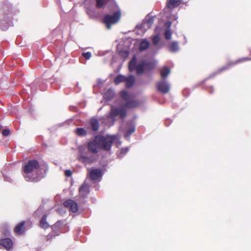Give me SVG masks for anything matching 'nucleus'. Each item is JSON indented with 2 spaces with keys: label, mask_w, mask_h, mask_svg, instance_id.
Listing matches in <instances>:
<instances>
[{
  "label": "nucleus",
  "mask_w": 251,
  "mask_h": 251,
  "mask_svg": "<svg viewBox=\"0 0 251 251\" xmlns=\"http://www.w3.org/2000/svg\"><path fill=\"white\" fill-rule=\"evenodd\" d=\"M8 227H7L6 226H3V229H2V232H3V234L5 235H6L7 234V233H8Z\"/></svg>",
  "instance_id": "31"
},
{
  "label": "nucleus",
  "mask_w": 251,
  "mask_h": 251,
  "mask_svg": "<svg viewBox=\"0 0 251 251\" xmlns=\"http://www.w3.org/2000/svg\"><path fill=\"white\" fill-rule=\"evenodd\" d=\"M160 41V37L159 34H156V35L152 37V42L154 45H156Z\"/></svg>",
  "instance_id": "27"
},
{
  "label": "nucleus",
  "mask_w": 251,
  "mask_h": 251,
  "mask_svg": "<svg viewBox=\"0 0 251 251\" xmlns=\"http://www.w3.org/2000/svg\"><path fill=\"white\" fill-rule=\"evenodd\" d=\"M157 30H158V28H156V30H155V31H156V32H157Z\"/></svg>",
  "instance_id": "38"
},
{
  "label": "nucleus",
  "mask_w": 251,
  "mask_h": 251,
  "mask_svg": "<svg viewBox=\"0 0 251 251\" xmlns=\"http://www.w3.org/2000/svg\"><path fill=\"white\" fill-rule=\"evenodd\" d=\"M179 49L178 44L176 42H173L170 47V50L172 52H176Z\"/></svg>",
  "instance_id": "23"
},
{
  "label": "nucleus",
  "mask_w": 251,
  "mask_h": 251,
  "mask_svg": "<svg viewBox=\"0 0 251 251\" xmlns=\"http://www.w3.org/2000/svg\"><path fill=\"white\" fill-rule=\"evenodd\" d=\"M91 126L93 130L96 131L98 129L99 125L96 119H92L90 121Z\"/></svg>",
  "instance_id": "18"
},
{
  "label": "nucleus",
  "mask_w": 251,
  "mask_h": 251,
  "mask_svg": "<svg viewBox=\"0 0 251 251\" xmlns=\"http://www.w3.org/2000/svg\"><path fill=\"white\" fill-rule=\"evenodd\" d=\"M121 54L125 58L128 56V52L127 51H124L121 52Z\"/></svg>",
  "instance_id": "32"
},
{
  "label": "nucleus",
  "mask_w": 251,
  "mask_h": 251,
  "mask_svg": "<svg viewBox=\"0 0 251 251\" xmlns=\"http://www.w3.org/2000/svg\"><path fill=\"white\" fill-rule=\"evenodd\" d=\"M135 78L133 75H129L128 77H126V85L127 87H130L134 84Z\"/></svg>",
  "instance_id": "14"
},
{
  "label": "nucleus",
  "mask_w": 251,
  "mask_h": 251,
  "mask_svg": "<svg viewBox=\"0 0 251 251\" xmlns=\"http://www.w3.org/2000/svg\"><path fill=\"white\" fill-rule=\"evenodd\" d=\"M241 61V60H239L238 61V62H240Z\"/></svg>",
  "instance_id": "41"
},
{
  "label": "nucleus",
  "mask_w": 251,
  "mask_h": 251,
  "mask_svg": "<svg viewBox=\"0 0 251 251\" xmlns=\"http://www.w3.org/2000/svg\"><path fill=\"white\" fill-rule=\"evenodd\" d=\"M180 3V0H169L167 2V6L169 8H173L178 6Z\"/></svg>",
  "instance_id": "13"
},
{
  "label": "nucleus",
  "mask_w": 251,
  "mask_h": 251,
  "mask_svg": "<svg viewBox=\"0 0 251 251\" xmlns=\"http://www.w3.org/2000/svg\"><path fill=\"white\" fill-rule=\"evenodd\" d=\"M89 175L92 180H97L101 177L102 173L100 169H94L89 170Z\"/></svg>",
  "instance_id": "7"
},
{
  "label": "nucleus",
  "mask_w": 251,
  "mask_h": 251,
  "mask_svg": "<svg viewBox=\"0 0 251 251\" xmlns=\"http://www.w3.org/2000/svg\"><path fill=\"white\" fill-rule=\"evenodd\" d=\"M109 0H96V7L99 8L103 7Z\"/></svg>",
  "instance_id": "22"
},
{
  "label": "nucleus",
  "mask_w": 251,
  "mask_h": 251,
  "mask_svg": "<svg viewBox=\"0 0 251 251\" xmlns=\"http://www.w3.org/2000/svg\"><path fill=\"white\" fill-rule=\"evenodd\" d=\"M126 76L122 75H119L115 78V83L118 84L122 82H125Z\"/></svg>",
  "instance_id": "24"
},
{
  "label": "nucleus",
  "mask_w": 251,
  "mask_h": 251,
  "mask_svg": "<svg viewBox=\"0 0 251 251\" xmlns=\"http://www.w3.org/2000/svg\"><path fill=\"white\" fill-rule=\"evenodd\" d=\"M171 25V23L170 22H168L165 24L166 27L168 28L165 32V37L167 40L171 39L172 38V33L169 29Z\"/></svg>",
  "instance_id": "12"
},
{
  "label": "nucleus",
  "mask_w": 251,
  "mask_h": 251,
  "mask_svg": "<svg viewBox=\"0 0 251 251\" xmlns=\"http://www.w3.org/2000/svg\"><path fill=\"white\" fill-rule=\"evenodd\" d=\"M135 131V127L133 125H131L130 127H128L127 131L125 134V136L126 138H127L130 135L133 133Z\"/></svg>",
  "instance_id": "25"
},
{
  "label": "nucleus",
  "mask_w": 251,
  "mask_h": 251,
  "mask_svg": "<svg viewBox=\"0 0 251 251\" xmlns=\"http://www.w3.org/2000/svg\"><path fill=\"white\" fill-rule=\"evenodd\" d=\"M114 95V92L112 90H107L104 94V98L107 100H110Z\"/></svg>",
  "instance_id": "19"
},
{
  "label": "nucleus",
  "mask_w": 251,
  "mask_h": 251,
  "mask_svg": "<svg viewBox=\"0 0 251 251\" xmlns=\"http://www.w3.org/2000/svg\"><path fill=\"white\" fill-rule=\"evenodd\" d=\"M43 211V208L40 207L37 210V211H35V214L37 216H40V214L42 213Z\"/></svg>",
  "instance_id": "29"
},
{
  "label": "nucleus",
  "mask_w": 251,
  "mask_h": 251,
  "mask_svg": "<svg viewBox=\"0 0 251 251\" xmlns=\"http://www.w3.org/2000/svg\"><path fill=\"white\" fill-rule=\"evenodd\" d=\"M78 159L80 161L84 163L85 164H89L92 162V160L90 157L83 154H80L78 157Z\"/></svg>",
  "instance_id": "15"
},
{
  "label": "nucleus",
  "mask_w": 251,
  "mask_h": 251,
  "mask_svg": "<svg viewBox=\"0 0 251 251\" xmlns=\"http://www.w3.org/2000/svg\"><path fill=\"white\" fill-rule=\"evenodd\" d=\"M88 185L83 183L79 188V193L82 197H85L88 193Z\"/></svg>",
  "instance_id": "11"
},
{
  "label": "nucleus",
  "mask_w": 251,
  "mask_h": 251,
  "mask_svg": "<svg viewBox=\"0 0 251 251\" xmlns=\"http://www.w3.org/2000/svg\"><path fill=\"white\" fill-rule=\"evenodd\" d=\"M65 174L67 176H71L72 175V172L70 170H66L65 172Z\"/></svg>",
  "instance_id": "34"
},
{
  "label": "nucleus",
  "mask_w": 251,
  "mask_h": 251,
  "mask_svg": "<svg viewBox=\"0 0 251 251\" xmlns=\"http://www.w3.org/2000/svg\"><path fill=\"white\" fill-rule=\"evenodd\" d=\"M154 19L151 17H147L144 21L142 25L140 26L141 28L145 29L150 28L153 23Z\"/></svg>",
  "instance_id": "9"
},
{
  "label": "nucleus",
  "mask_w": 251,
  "mask_h": 251,
  "mask_svg": "<svg viewBox=\"0 0 251 251\" xmlns=\"http://www.w3.org/2000/svg\"><path fill=\"white\" fill-rule=\"evenodd\" d=\"M82 55L86 59H89L91 57V53L90 52H87L82 53Z\"/></svg>",
  "instance_id": "28"
},
{
  "label": "nucleus",
  "mask_w": 251,
  "mask_h": 251,
  "mask_svg": "<svg viewBox=\"0 0 251 251\" xmlns=\"http://www.w3.org/2000/svg\"><path fill=\"white\" fill-rule=\"evenodd\" d=\"M119 139L117 135H97L88 143V148L93 153H97L101 150L110 151L113 143Z\"/></svg>",
  "instance_id": "2"
},
{
  "label": "nucleus",
  "mask_w": 251,
  "mask_h": 251,
  "mask_svg": "<svg viewBox=\"0 0 251 251\" xmlns=\"http://www.w3.org/2000/svg\"><path fill=\"white\" fill-rule=\"evenodd\" d=\"M61 222H57L53 226V228L55 229L56 227H58L61 225Z\"/></svg>",
  "instance_id": "35"
},
{
  "label": "nucleus",
  "mask_w": 251,
  "mask_h": 251,
  "mask_svg": "<svg viewBox=\"0 0 251 251\" xmlns=\"http://www.w3.org/2000/svg\"><path fill=\"white\" fill-rule=\"evenodd\" d=\"M177 18V17H176L175 16H174V19L176 20Z\"/></svg>",
  "instance_id": "37"
},
{
  "label": "nucleus",
  "mask_w": 251,
  "mask_h": 251,
  "mask_svg": "<svg viewBox=\"0 0 251 251\" xmlns=\"http://www.w3.org/2000/svg\"><path fill=\"white\" fill-rule=\"evenodd\" d=\"M24 225V222H22L16 226L15 228V232L18 234H22L23 233V227Z\"/></svg>",
  "instance_id": "17"
},
{
  "label": "nucleus",
  "mask_w": 251,
  "mask_h": 251,
  "mask_svg": "<svg viewBox=\"0 0 251 251\" xmlns=\"http://www.w3.org/2000/svg\"><path fill=\"white\" fill-rule=\"evenodd\" d=\"M121 18V12L118 11L115 12L113 15H105L103 19V22L106 25L108 29L111 28L112 25L117 23Z\"/></svg>",
  "instance_id": "5"
},
{
  "label": "nucleus",
  "mask_w": 251,
  "mask_h": 251,
  "mask_svg": "<svg viewBox=\"0 0 251 251\" xmlns=\"http://www.w3.org/2000/svg\"><path fill=\"white\" fill-rule=\"evenodd\" d=\"M4 180L6 181H8V182L11 181V178L6 176H4Z\"/></svg>",
  "instance_id": "36"
},
{
  "label": "nucleus",
  "mask_w": 251,
  "mask_h": 251,
  "mask_svg": "<svg viewBox=\"0 0 251 251\" xmlns=\"http://www.w3.org/2000/svg\"><path fill=\"white\" fill-rule=\"evenodd\" d=\"M170 73V70L166 66L164 67L160 71V74L162 78H165Z\"/></svg>",
  "instance_id": "16"
},
{
  "label": "nucleus",
  "mask_w": 251,
  "mask_h": 251,
  "mask_svg": "<svg viewBox=\"0 0 251 251\" xmlns=\"http://www.w3.org/2000/svg\"><path fill=\"white\" fill-rule=\"evenodd\" d=\"M75 133L78 135L82 136L86 134V131L83 128H77L75 130Z\"/></svg>",
  "instance_id": "26"
},
{
  "label": "nucleus",
  "mask_w": 251,
  "mask_h": 251,
  "mask_svg": "<svg viewBox=\"0 0 251 251\" xmlns=\"http://www.w3.org/2000/svg\"><path fill=\"white\" fill-rule=\"evenodd\" d=\"M150 45L149 42L147 40H143L140 44V50H145L147 49Z\"/></svg>",
  "instance_id": "20"
},
{
  "label": "nucleus",
  "mask_w": 251,
  "mask_h": 251,
  "mask_svg": "<svg viewBox=\"0 0 251 251\" xmlns=\"http://www.w3.org/2000/svg\"><path fill=\"white\" fill-rule=\"evenodd\" d=\"M121 97L126 101V106H120L118 107L112 106L111 111L108 115V119L111 120V125H113L117 117H119L121 119H124L126 116V108H133L138 105L139 103L134 100L132 95L128 94L126 91H123L121 92Z\"/></svg>",
  "instance_id": "1"
},
{
  "label": "nucleus",
  "mask_w": 251,
  "mask_h": 251,
  "mask_svg": "<svg viewBox=\"0 0 251 251\" xmlns=\"http://www.w3.org/2000/svg\"><path fill=\"white\" fill-rule=\"evenodd\" d=\"M65 207L69 208L73 212H76L78 210V206L76 202L71 200H68L64 202Z\"/></svg>",
  "instance_id": "8"
},
{
  "label": "nucleus",
  "mask_w": 251,
  "mask_h": 251,
  "mask_svg": "<svg viewBox=\"0 0 251 251\" xmlns=\"http://www.w3.org/2000/svg\"><path fill=\"white\" fill-rule=\"evenodd\" d=\"M118 156H119V157H122V156H120V154H118Z\"/></svg>",
  "instance_id": "39"
},
{
  "label": "nucleus",
  "mask_w": 251,
  "mask_h": 251,
  "mask_svg": "<svg viewBox=\"0 0 251 251\" xmlns=\"http://www.w3.org/2000/svg\"><path fill=\"white\" fill-rule=\"evenodd\" d=\"M10 133V130L8 129H5L2 131V134L4 136H7Z\"/></svg>",
  "instance_id": "30"
},
{
  "label": "nucleus",
  "mask_w": 251,
  "mask_h": 251,
  "mask_svg": "<svg viewBox=\"0 0 251 251\" xmlns=\"http://www.w3.org/2000/svg\"><path fill=\"white\" fill-rule=\"evenodd\" d=\"M153 65L146 61L138 62L135 56L129 62L128 68L130 72L135 71L138 74H142L146 71L153 68Z\"/></svg>",
  "instance_id": "4"
},
{
  "label": "nucleus",
  "mask_w": 251,
  "mask_h": 251,
  "mask_svg": "<svg viewBox=\"0 0 251 251\" xmlns=\"http://www.w3.org/2000/svg\"><path fill=\"white\" fill-rule=\"evenodd\" d=\"M0 246L8 250L12 247L13 242L10 238H5L0 240Z\"/></svg>",
  "instance_id": "10"
},
{
  "label": "nucleus",
  "mask_w": 251,
  "mask_h": 251,
  "mask_svg": "<svg viewBox=\"0 0 251 251\" xmlns=\"http://www.w3.org/2000/svg\"><path fill=\"white\" fill-rule=\"evenodd\" d=\"M47 216L44 215L40 221V226L43 228H47L49 225L46 221Z\"/></svg>",
  "instance_id": "21"
},
{
  "label": "nucleus",
  "mask_w": 251,
  "mask_h": 251,
  "mask_svg": "<svg viewBox=\"0 0 251 251\" xmlns=\"http://www.w3.org/2000/svg\"><path fill=\"white\" fill-rule=\"evenodd\" d=\"M39 165L35 160H29L23 168V175L26 181H38L42 177L39 176Z\"/></svg>",
  "instance_id": "3"
},
{
  "label": "nucleus",
  "mask_w": 251,
  "mask_h": 251,
  "mask_svg": "<svg viewBox=\"0 0 251 251\" xmlns=\"http://www.w3.org/2000/svg\"><path fill=\"white\" fill-rule=\"evenodd\" d=\"M128 151V148L122 149L121 151V153L123 154H125Z\"/></svg>",
  "instance_id": "33"
},
{
  "label": "nucleus",
  "mask_w": 251,
  "mask_h": 251,
  "mask_svg": "<svg viewBox=\"0 0 251 251\" xmlns=\"http://www.w3.org/2000/svg\"><path fill=\"white\" fill-rule=\"evenodd\" d=\"M157 89L162 93H167L170 90V85L165 80H161L156 83Z\"/></svg>",
  "instance_id": "6"
},
{
  "label": "nucleus",
  "mask_w": 251,
  "mask_h": 251,
  "mask_svg": "<svg viewBox=\"0 0 251 251\" xmlns=\"http://www.w3.org/2000/svg\"><path fill=\"white\" fill-rule=\"evenodd\" d=\"M1 126L0 125V130L1 129Z\"/></svg>",
  "instance_id": "40"
}]
</instances>
